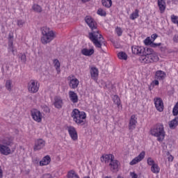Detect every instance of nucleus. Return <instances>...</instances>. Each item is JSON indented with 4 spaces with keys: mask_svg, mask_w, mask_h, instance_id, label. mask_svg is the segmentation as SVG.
<instances>
[{
    "mask_svg": "<svg viewBox=\"0 0 178 178\" xmlns=\"http://www.w3.org/2000/svg\"><path fill=\"white\" fill-rule=\"evenodd\" d=\"M82 55H84L85 56H91V55H93L94 54V49H83L81 50Z\"/></svg>",
    "mask_w": 178,
    "mask_h": 178,
    "instance_id": "obj_24",
    "label": "nucleus"
},
{
    "mask_svg": "<svg viewBox=\"0 0 178 178\" xmlns=\"http://www.w3.org/2000/svg\"><path fill=\"white\" fill-rule=\"evenodd\" d=\"M43 147H45V140L38 139L35 142L33 149L34 151H40Z\"/></svg>",
    "mask_w": 178,
    "mask_h": 178,
    "instance_id": "obj_11",
    "label": "nucleus"
},
{
    "mask_svg": "<svg viewBox=\"0 0 178 178\" xmlns=\"http://www.w3.org/2000/svg\"><path fill=\"white\" fill-rule=\"evenodd\" d=\"M79 79H72L70 80V82H69V86L72 89H76L77 88V87H79Z\"/></svg>",
    "mask_w": 178,
    "mask_h": 178,
    "instance_id": "obj_18",
    "label": "nucleus"
},
{
    "mask_svg": "<svg viewBox=\"0 0 178 178\" xmlns=\"http://www.w3.org/2000/svg\"><path fill=\"white\" fill-rule=\"evenodd\" d=\"M83 3H86V2H90L91 0H81Z\"/></svg>",
    "mask_w": 178,
    "mask_h": 178,
    "instance_id": "obj_56",
    "label": "nucleus"
},
{
    "mask_svg": "<svg viewBox=\"0 0 178 178\" xmlns=\"http://www.w3.org/2000/svg\"><path fill=\"white\" fill-rule=\"evenodd\" d=\"M102 3L104 8H111L112 6V0H102Z\"/></svg>",
    "mask_w": 178,
    "mask_h": 178,
    "instance_id": "obj_27",
    "label": "nucleus"
},
{
    "mask_svg": "<svg viewBox=\"0 0 178 178\" xmlns=\"http://www.w3.org/2000/svg\"><path fill=\"white\" fill-rule=\"evenodd\" d=\"M49 163H51V157L48 155L43 157L42 161H40V166H45L49 165Z\"/></svg>",
    "mask_w": 178,
    "mask_h": 178,
    "instance_id": "obj_19",
    "label": "nucleus"
},
{
    "mask_svg": "<svg viewBox=\"0 0 178 178\" xmlns=\"http://www.w3.org/2000/svg\"><path fill=\"white\" fill-rule=\"evenodd\" d=\"M31 115L35 122H37L38 123H41V122L42 121V114L38 109L32 110L31 111Z\"/></svg>",
    "mask_w": 178,
    "mask_h": 178,
    "instance_id": "obj_7",
    "label": "nucleus"
},
{
    "mask_svg": "<svg viewBox=\"0 0 178 178\" xmlns=\"http://www.w3.org/2000/svg\"><path fill=\"white\" fill-rule=\"evenodd\" d=\"M167 155H168V159L169 162H173V156L170 155V153L169 152H167Z\"/></svg>",
    "mask_w": 178,
    "mask_h": 178,
    "instance_id": "obj_45",
    "label": "nucleus"
},
{
    "mask_svg": "<svg viewBox=\"0 0 178 178\" xmlns=\"http://www.w3.org/2000/svg\"><path fill=\"white\" fill-rule=\"evenodd\" d=\"M63 105V101L62 100V99L59 97H56L55 102H54L55 108H57V109H60Z\"/></svg>",
    "mask_w": 178,
    "mask_h": 178,
    "instance_id": "obj_22",
    "label": "nucleus"
},
{
    "mask_svg": "<svg viewBox=\"0 0 178 178\" xmlns=\"http://www.w3.org/2000/svg\"><path fill=\"white\" fill-rule=\"evenodd\" d=\"M145 156V152H141L140 154L134 158L130 163L129 165H136V163H138V162H141L143 161V158Z\"/></svg>",
    "mask_w": 178,
    "mask_h": 178,
    "instance_id": "obj_10",
    "label": "nucleus"
},
{
    "mask_svg": "<svg viewBox=\"0 0 178 178\" xmlns=\"http://www.w3.org/2000/svg\"><path fill=\"white\" fill-rule=\"evenodd\" d=\"M132 53L134 55H139L140 58L143 56L144 52V47L134 46L131 47Z\"/></svg>",
    "mask_w": 178,
    "mask_h": 178,
    "instance_id": "obj_13",
    "label": "nucleus"
},
{
    "mask_svg": "<svg viewBox=\"0 0 178 178\" xmlns=\"http://www.w3.org/2000/svg\"><path fill=\"white\" fill-rule=\"evenodd\" d=\"M113 101L114 104H115L118 106V108H119V106H120V98H119V96L114 95V97L113 98Z\"/></svg>",
    "mask_w": 178,
    "mask_h": 178,
    "instance_id": "obj_33",
    "label": "nucleus"
},
{
    "mask_svg": "<svg viewBox=\"0 0 178 178\" xmlns=\"http://www.w3.org/2000/svg\"><path fill=\"white\" fill-rule=\"evenodd\" d=\"M72 118H73L74 122L79 126L86 124V118H87L86 112L80 111L79 109L74 108L72 112Z\"/></svg>",
    "mask_w": 178,
    "mask_h": 178,
    "instance_id": "obj_2",
    "label": "nucleus"
},
{
    "mask_svg": "<svg viewBox=\"0 0 178 178\" xmlns=\"http://www.w3.org/2000/svg\"><path fill=\"white\" fill-rule=\"evenodd\" d=\"M42 37L41 38L42 44H48L55 38V33L47 26L41 28Z\"/></svg>",
    "mask_w": 178,
    "mask_h": 178,
    "instance_id": "obj_3",
    "label": "nucleus"
},
{
    "mask_svg": "<svg viewBox=\"0 0 178 178\" xmlns=\"http://www.w3.org/2000/svg\"><path fill=\"white\" fill-rule=\"evenodd\" d=\"M24 24V21L20 20V19L17 20V26L19 27H23Z\"/></svg>",
    "mask_w": 178,
    "mask_h": 178,
    "instance_id": "obj_46",
    "label": "nucleus"
},
{
    "mask_svg": "<svg viewBox=\"0 0 178 178\" xmlns=\"http://www.w3.org/2000/svg\"><path fill=\"white\" fill-rule=\"evenodd\" d=\"M8 49L13 53L15 52V50H13V39H9L8 40Z\"/></svg>",
    "mask_w": 178,
    "mask_h": 178,
    "instance_id": "obj_34",
    "label": "nucleus"
},
{
    "mask_svg": "<svg viewBox=\"0 0 178 178\" xmlns=\"http://www.w3.org/2000/svg\"><path fill=\"white\" fill-rule=\"evenodd\" d=\"M90 74L93 80H97V77H98V69L95 67H92L90 69Z\"/></svg>",
    "mask_w": 178,
    "mask_h": 178,
    "instance_id": "obj_23",
    "label": "nucleus"
},
{
    "mask_svg": "<svg viewBox=\"0 0 178 178\" xmlns=\"http://www.w3.org/2000/svg\"><path fill=\"white\" fill-rule=\"evenodd\" d=\"M84 178H90V177H85Z\"/></svg>",
    "mask_w": 178,
    "mask_h": 178,
    "instance_id": "obj_61",
    "label": "nucleus"
},
{
    "mask_svg": "<svg viewBox=\"0 0 178 178\" xmlns=\"http://www.w3.org/2000/svg\"><path fill=\"white\" fill-rule=\"evenodd\" d=\"M171 20L172 23H175V24H178V17L175 15L171 16Z\"/></svg>",
    "mask_w": 178,
    "mask_h": 178,
    "instance_id": "obj_42",
    "label": "nucleus"
},
{
    "mask_svg": "<svg viewBox=\"0 0 178 178\" xmlns=\"http://www.w3.org/2000/svg\"><path fill=\"white\" fill-rule=\"evenodd\" d=\"M67 177L68 178H79V175L76 174L74 170H70V172H68Z\"/></svg>",
    "mask_w": 178,
    "mask_h": 178,
    "instance_id": "obj_32",
    "label": "nucleus"
},
{
    "mask_svg": "<svg viewBox=\"0 0 178 178\" xmlns=\"http://www.w3.org/2000/svg\"><path fill=\"white\" fill-rule=\"evenodd\" d=\"M152 40H151V38L148 37L145 40H144V43H145V45H152Z\"/></svg>",
    "mask_w": 178,
    "mask_h": 178,
    "instance_id": "obj_37",
    "label": "nucleus"
},
{
    "mask_svg": "<svg viewBox=\"0 0 178 178\" xmlns=\"http://www.w3.org/2000/svg\"><path fill=\"white\" fill-rule=\"evenodd\" d=\"M149 90L151 91V90H152V89H151V87H149Z\"/></svg>",
    "mask_w": 178,
    "mask_h": 178,
    "instance_id": "obj_60",
    "label": "nucleus"
},
{
    "mask_svg": "<svg viewBox=\"0 0 178 178\" xmlns=\"http://www.w3.org/2000/svg\"><path fill=\"white\" fill-rule=\"evenodd\" d=\"M3 177V172H2V168L0 166V178Z\"/></svg>",
    "mask_w": 178,
    "mask_h": 178,
    "instance_id": "obj_52",
    "label": "nucleus"
},
{
    "mask_svg": "<svg viewBox=\"0 0 178 178\" xmlns=\"http://www.w3.org/2000/svg\"><path fill=\"white\" fill-rule=\"evenodd\" d=\"M155 86H159V81L158 80L154 81Z\"/></svg>",
    "mask_w": 178,
    "mask_h": 178,
    "instance_id": "obj_54",
    "label": "nucleus"
},
{
    "mask_svg": "<svg viewBox=\"0 0 178 178\" xmlns=\"http://www.w3.org/2000/svg\"><path fill=\"white\" fill-rule=\"evenodd\" d=\"M114 159L115 156L113 154H106L101 157V161L105 162V163L111 161V163L109 164L111 165V170H112V172H118V170H119V161Z\"/></svg>",
    "mask_w": 178,
    "mask_h": 178,
    "instance_id": "obj_4",
    "label": "nucleus"
},
{
    "mask_svg": "<svg viewBox=\"0 0 178 178\" xmlns=\"http://www.w3.org/2000/svg\"><path fill=\"white\" fill-rule=\"evenodd\" d=\"M33 163H38V159H33Z\"/></svg>",
    "mask_w": 178,
    "mask_h": 178,
    "instance_id": "obj_55",
    "label": "nucleus"
},
{
    "mask_svg": "<svg viewBox=\"0 0 178 178\" xmlns=\"http://www.w3.org/2000/svg\"><path fill=\"white\" fill-rule=\"evenodd\" d=\"M137 124V118L135 115H132L131 116L129 123V130H134L136 129V126Z\"/></svg>",
    "mask_w": 178,
    "mask_h": 178,
    "instance_id": "obj_15",
    "label": "nucleus"
},
{
    "mask_svg": "<svg viewBox=\"0 0 178 178\" xmlns=\"http://www.w3.org/2000/svg\"><path fill=\"white\" fill-rule=\"evenodd\" d=\"M69 97L70 101H72L73 104H77V102H79V96H77V93L74 92V91L70 90L69 92Z\"/></svg>",
    "mask_w": 178,
    "mask_h": 178,
    "instance_id": "obj_17",
    "label": "nucleus"
},
{
    "mask_svg": "<svg viewBox=\"0 0 178 178\" xmlns=\"http://www.w3.org/2000/svg\"><path fill=\"white\" fill-rule=\"evenodd\" d=\"M118 37H120V35H122V34H123V31H122L121 28H117L115 30Z\"/></svg>",
    "mask_w": 178,
    "mask_h": 178,
    "instance_id": "obj_44",
    "label": "nucleus"
},
{
    "mask_svg": "<svg viewBox=\"0 0 178 178\" xmlns=\"http://www.w3.org/2000/svg\"><path fill=\"white\" fill-rule=\"evenodd\" d=\"M161 45H162L161 43H154L153 42L150 47H152V48H156V47H161Z\"/></svg>",
    "mask_w": 178,
    "mask_h": 178,
    "instance_id": "obj_47",
    "label": "nucleus"
},
{
    "mask_svg": "<svg viewBox=\"0 0 178 178\" xmlns=\"http://www.w3.org/2000/svg\"><path fill=\"white\" fill-rule=\"evenodd\" d=\"M97 14L99 15V16H106V12L105 10H103L102 8H99L97 10Z\"/></svg>",
    "mask_w": 178,
    "mask_h": 178,
    "instance_id": "obj_39",
    "label": "nucleus"
},
{
    "mask_svg": "<svg viewBox=\"0 0 178 178\" xmlns=\"http://www.w3.org/2000/svg\"><path fill=\"white\" fill-rule=\"evenodd\" d=\"M19 59H20L22 63H26V62L27 61V58H26V54H20L19 56Z\"/></svg>",
    "mask_w": 178,
    "mask_h": 178,
    "instance_id": "obj_35",
    "label": "nucleus"
},
{
    "mask_svg": "<svg viewBox=\"0 0 178 178\" xmlns=\"http://www.w3.org/2000/svg\"><path fill=\"white\" fill-rule=\"evenodd\" d=\"M119 59H122L123 60H127V54L126 52L120 51L118 54Z\"/></svg>",
    "mask_w": 178,
    "mask_h": 178,
    "instance_id": "obj_30",
    "label": "nucleus"
},
{
    "mask_svg": "<svg viewBox=\"0 0 178 178\" xmlns=\"http://www.w3.org/2000/svg\"><path fill=\"white\" fill-rule=\"evenodd\" d=\"M0 154L6 156L10 155V154H12V150H10L9 147L0 144Z\"/></svg>",
    "mask_w": 178,
    "mask_h": 178,
    "instance_id": "obj_12",
    "label": "nucleus"
},
{
    "mask_svg": "<svg viewBox=\"0 0 178 178\" xmlns=\"http://www.w3.org/2000/svg\"><path fill=\"white\" fill-rule=\"evenodd\" d=\"M154 50L151 48H148V47H144V51L143 53L142 54V56L140 58V60H145V59H146V58H148V56H149L150 55L154 54Z\"/></svg>",
    "mask_w": 178,
    "mask_h": 178,
    "instance_id": "obj_9",
    "label": "nucleus"
},
{
    "mask_svg": "<svg viewBox=\"0 0 178 178\" xmlns=\"http://www.w3.org/2000/svg\"><path fill=\"white\" fill-rule=\"evenodd\" d=\"M32 9L37 13H41L42 12V8H41L38 4H34L32 7Z\"/></svg>",
    "mask_w": 178,
    "mask_h": 178,
    "instance_id": "obj_28",
    "label": "nucleus"
},
{
    "mask_svg": "<svg viewBox=\"0 0 178 178\" xmlns=\"http://www.w3.org/2000/svg\"><path fill=\"white\" fill-rule=\"evenodd\" d=\"M131 178H138V175L136 172H131Z\"/></svg>",
    "mask_w": 178,
    "mask_h": 178,
    "instance_id": "obj_49",
    "label": "nucleus"
},
{
    "mask_svg": "<svg viewBox=\"0 0 178 178\" xmlns=\"http://www.w3.org/2000/svg\"><path fill=\"white\" fill-rule=\"evenodd\" d=\"M42 109L43 112H45V113H49V112H51V110H49V107H48V106H43Z\"/></svg>",
    "mask_w": 178,
    "mask_h": 178,
    "instance_id": "obj_43",
    "label": "nucleus"
},
{
    "mask_svg": "<svg viewBox=\"0 0 178 178\" xmlns=\"http://www.w3.org/2000/svg\"><path fill=\"white\" fill-rule=\"evenodd\" d=\"M40 89V86H38V81L32 79L28 83V91L31 92L32 94H35V92H38V90Z\"/></svg>",
    "mask_w": 178,
    "mask_h": 178,
    "instance_id": "obj_6",
    "label": "nucleus"
},
{
    "mask_svg": "<svg viewBox=\"0 0 178 178\" xmlns=\"http://www.w3.org/2000/svg\"><path fill=\"white\" fill-rule=\"evenodd\" d=\"M12 82L10 81H6V88L8 90V91H10L12 90L11 88Z\"/></svg>",
    "mask_w": 178,
    "mask_h": 178,
    "instance_id": "obj_38",
    "label": "nucleus"
},
{
    "mask_svg": "<svg viewBox=\"0 0 178 178\" xmlns=\"http://www.w3.org/2000/svg\"><path fill=\"white\" fill-rule=\"evenodd\" d=\"M111 86H112V83H111V82H107V83L105 84L106 88H111Z\"/></svg>",
    "mask_w": 178,
    "mask_h": 178,
    "instance_id": "obj_50",
    "label": "nucleus"
},
{
    "mask_svg": "<svg viewBox=\"0 0 178 178\" xmlns=\"http://www.w3.org/2000/svg\"><path fill=\"white\" fill-rule=\"evenodd\" d=\"M174 2H178V0H172Z\"/></svg>",
    "mask_w": 178,
    "mask_h": 178,
    "instance_id": "obj_58",
    "label": "nucleus"
},
{
    "mask_svg": "<svg viewBox=\"0 0 178 178\" xmlns=\"http://www.w3.org/2000/svg\"><path fill=\"white\" fill-rule=\"evenodd\" d=\"M43 178H51V175L46 174L43 176Z\"/></svg>",
    "mask_w": 178,
    "mask_h": 178,
    "instance_id": "obj_53",
    "label": "nucleus"
},
{
    "mask_svg": "<svg viewBox=\"0 0 178 178\" xmlns=\"http://www.w3.org/2000/svg\"><path fill=\"white\" fill-rule=\"evenodd\" d=\"M105 178H112V177H106Z\"/></svg>",
    "mask_w": 178,
    "mask_h": 178,
    "instance_id": "obj_59",
    "label": "nucleus"
},
{
    "mask_svg": "<svg viewBox=\"0 0 178 178\" xmlns=\"http://www.w3.org/2000/svg\"><path fill=\"white\" fill-rule=\"evenodd\" d=\"M161 170V168H159V166L158 165V164H154L152 167H151V171L153 173H159V171Z\"/></svg>",
    "mask_w": 178,
    "mask_h": 178,
    "instance_id": "obj_31",
    "label": "nucleus"
},
{
    "mask_svg": "<svg viewBox=\"0 0 178 178\" xmlns=\"http://www.w3.org/2000/svg\"><path fill=\"white\" fill-rule=\"evenodd\" d=\"M159 60V57H158V54L155 52L146 57L142 62L144 63H154V62H158Z\"/></svg>",
    "mask_w": 178,
    "mask_h": 178,
    "instance_id": "obj_8",
    "label": "nucleus"
},
{
    "mask_svg": "<svg viewBox=\"0 0 178 178\" xmlns=\"http://www.w3.org/2000/svg\"><path fill=\"white\" fill-rule=\"evenodd\" d=\"M68 132L71 138H72L74 141H76V140H77V131H76V128H74V127H69Z\"/></svg>",
    "mask_w": 178,
    "mask_h": 178,
    "instance_id": "obj_16",
    "label": "nucleus"
},
{
    "mask_svg": "<svg viewBox=\"0 0 178 178\" xmlns=\"http://www.w3.org/2000/svg\"><path fill=\"white\" fill-rule=\"evenodd\" d=\"M8 38H9V40H12V38H13V36H12V35L9 34Z\"/></svg>",
    "mask_w": 178,
    "mask_h": 178,
    "instance_id": "obj_57",
    "label": "nucleus"
},
{
    "mask_svg": "<svg viewBox=\"0 0 178 178\" xmlns=\"http://www.w3.org/2000/svg\"><path fill=\"white\" fill-rule=\"evenodd\" d=\"M154 105L159 112H163V101L161 98L154 99Z\"/></svg>",
    "mask_w": 178,
    "mask_h": 178,
    "instance_id": "obj_14",
    "label": "nucleus"
},
{
    "mask_svg": "<svg viewBox=\"0 0 178 178\" xmlns=\"http://www.w3.org/2000/svg\"><path fill=\"white\" fill-rule=\"evenodd\" d=\"M140 10H138V9H136L134 13H132L130 15V19L131 20H136V19H137V17H138Z\"/></svg>",
    "mask_w": 178,
    "mask_h": 178,
    "instance_id": "obj_29",
    "label": "nucleus"
},
{
    "mask_svg": "<svg viewBox=\"0 0 178 178\" xmlns=\"http://www.w3.org/2000/svg\"><path fill=\"white\" fill-rule=\"evenodd\" d=\"M158 6L161 13H163L165 9H166V3L165 2V0H158Z\"/></svg>",
    "mask_w": 178,
    "mask_h": 178,
    "instance_id": "obj_20",
    "label": "nucleus"
},
{
    "mask_svg": "<svg viewBox=\"0 0 178 178\" xmlns=\"http://www.w3.org/2000/svg\"><path fill=\"white\" fill-rule=\"evenodd\" d=\"M152 39L153 40V41H155V40H156V38H158V34L156 33H154L152 35Z\"/></svg>",
    "mask_w": 178,
    "mask_h": 178,
    "instance_id": "obj_48",
    "label": "nucleus"
},
{
    "mask_svg": "<svg viewBox=\"0 0 178 178\" xmlns=\"http://www.w3.org/2000/svg\"><path fill=\"white\" fill-rule=\"evenodd\" d=\"M172 115L174 116L178 115V102L176 103V104L175 105V106L172 109Z\"/></svg>",
    "mask_w": 178,
    "mask_h": 178,
    "instance_id": "obj_36",
    "label": "nucleus"
},
{
    "mask_svg": "<svg viewBox=\"0 0 178 178\" xmlns=\"http://www.w3.org/2000/svg\"><path fill=\"white\" fill-rule=\"evenodd\" d=\"M151 134L154 137H157V141H159L160 143L163 141V140H165V136L163 124H157L154 129L151 130Z\"/></svg>",
    "mask_w": 178,
    "mask_h": 178,
    "instance_id": "obj_5",
    "label": "nucleus"
},
{
    "mask_svg": "<svg viewBox=\"0 0 178 178\" xmlns=\"http://www.w3.org/2000/svg\"><path fill=\"white\" fill-rule=\"evenodd\" d=\"M147 164L149 165V166H154V165H155V161L151 158V157H149L147 159Z\"/></svg>",
    "mask_w": 178,
    "mask_h": 178,
    "instance_id": "obj_41",
    "label": "nucleus"
},
{
    "mask_svg": "<svg viewBox=\"0 0 178 178\" xmlns=\"http://www.w3.org/2000/svg\"><path fill=\"white\" fill-rule=\"evenodd\" d=\"M166 77V73L162 70H159L156 72V79L157 80H164Z\"/></svg>",
    "mask_w": 178,
    "mask_h": 178,
    "instance_id": "obj_21",
    "label": "nucleus"
},
{
    "mask_svg": "<svg viewBox=\"0 0 178 178\" xmlns=\"http://www.w3.org/2000/svg\"><path fill=\"white\" fill-rule=\"evenodd\" d=\"M174 42H178V35H175L173 38Z\"/></svg>",
    "mask_w": 178,
    "mask_h": 178,
    "instance_id": "obj_51",
    "label": "nucleus"
},
{
    "mask_svg": "<svg viewBox=\"0 0 178 178\" xmlns=\"http://www.w3.org/2000/svg\"><path fill=\"white\" fill-rule=\"evenodd\" d=\"M169 126L170 129H176L177 126H178V117L170 121Z\"/></svg>",
    "mask_w": 178,
    "mask_h": 178,
    "instance_id": "obj_26",
    "label": "nucleus"
},
{
    "mask_svg": "<svg viewBox=\"0 0 178 178\" xmlns=\"http://www.w3.org/2000/svg\"><path fill=\"white\" fill-rule=\"evenodd\" d=\"M3 144H4V145H12V144H13V138L6 137L3 140Z\"/></svg>",
    "mask_w": 178,
    "mask_h": 178,
    "instance_id": "obj_25",
    "label": "nucleus"
},
{
    "mask_svg": "<svg viewBox=\"0 0 178 178\" xmlns=\"http://www.w3.org/2000/svg\"><path fill=\"white\" fill-rule=\"evenodd\" d=\"M85 22L92 30V32L88 33L89 40L92 41L96 48H102V44L105 45V41H104V36L99 34V31L97 29L98 26L95 19L91 16H86Z\"/></svg>",
    "mask_w": 178,
    "mask_h": 178,
    "instance_id": "obj_1",
    "label": "nucleus"
},
{
    "mask_svg": "<svg viewBox=\"0 0 178 178\" xmlns=\"http://www.w3.org/2000/svg\"><path fill=\"white\" fill-rule=\"evenodd\" d=\"M54 67H56V70L60 69V63H59V60L55 59L54 60Z\"/></svg>",
    "mask_w": 178,
    "mask_h": 178,
    "instance_id": "obj_40",
    "label": "nucleus"
}]
</instances>
